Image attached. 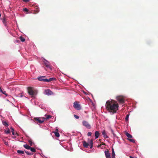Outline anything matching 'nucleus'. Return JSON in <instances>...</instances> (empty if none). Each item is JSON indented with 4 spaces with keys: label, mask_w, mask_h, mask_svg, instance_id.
Instances as JSON below:
<instances>
[{
    "label": "nucleus",
    "mask_w": 158,
    "mask_h": 158,
    "mask_svg": "<svg viewBox=\"0 0 158 158\" xmlns=\"http://www.w3.org/2000/svg\"><path fill=\"white\" fill-rule=\"evenodd\" d=\"M74 116L77 119H78L79 118V117L76 114H74Z\"/></svg>",
    "instance_id": "nucleus-30"
},
{
    "label": "nucleus",
    "mask_w": 158,
    "mask_h": 158,
    "mask_svg": "<svg viewBox=\"0 0 158 158\" xmlns=\"http://www.w3.org/2000/svg\"><path fill=\"white\" fill-rule=\"evenodd\" d=\"M30 150L33 152H36V150L35 148L32 147H30Z\"/></svg>",
    "instance_id": "nucleus-21"
},
{
    "label": "nucleus",
    "mask_w": 158,
    "mask_h": 158,
    "mask_svg": "<svg viewBox=\"0 0 158 158\" xmlns=\"http://www.w3.org/2000/svg\"><path fill=\"white\" fill-rule=\"evenodd\" d=\"M100 135V134L99 132L98 131H96L95 132V139H97L99 137V136Z\"/></svg>",
    "instance_id": "nucleus-14"
},
{
    "label": "nucleus",
    "mask_w": 158,
    "mask_h": 158,
    "mask_svg": "<svg viewBox=\"0 0 158 158\" xmlns=\"http://www.w3.org/2000/svg\"><path fill=\"white\" fill-rule=\"evenodd\" d=\"M106 108L110 113L113 114L116 113L118 109V105L117 102L114 100L110 99L107 101L106 104Z\"/></svg>",
    "instance_id": "nucleus-1"
},
{
    "label": "nucleus",
    "mask_w": 158,
    "mask_h": 158,
    "mask_svg": "<svg viewBox=\"0 0 158 158\" xmlns=\"http://www.w3.org/2000/svg\"><path fill=\"white\" fill-rule=\"evenodd\" d=\"M10 132V130H8V131H6V134H9V133Z\"/></svg>",
    "instance_id": "nucleus-35"
},
{
    "label": "nucleus",
    "mask_w": 158,
    "mask_h": 158,
    "mask_svg": "<svg viewBox=\"0 0 158 158\" xmlns=\"http://www.w3.org/2000/svg\"><path fill=\"white\" fill-rule=\"evenodd\" d=\"M58 130L56 129L55 130V131L54 132L55 133V135L56 137H59L60 136V134L58 132Z\"/></svg>",
    "instance_id": "nucleus-15"
},
{
    "label": "nucleus",
    "mask_w": 158,
    "mask_h": 158,
    "mask_svg": "<svg viewBox=\"0 0 158 158\" xmlns=\"http://www.w3.org/2000/svg\"><path fill=\"white\" fill-rule=\"evenodd\" d=\"M84 93L85 94H86V93H85V92H84Z\"/></svg>",
    "instance_id": "nucleus-42"
},
{
    "label": "nucleus",
    "mask_w": 158,
    "mask_h": 158,
    "mask_svg": "<svg viewBox=\"0 0 158 158\" xmlns=\"http://www.w3.org/2000/svg\"><path fill=\"white\" fill-rule=\"evenodd\" d=\"M23 95L22 94H20L19 96L21 98L23 97Z\"/></svg>",
    "instance_id": "nucleus-37"
},
{
    "label": "nucleus",
    "mask_w": 158,
    "mask_h": 158,
    "mask_svg": "<svg viewBox=\"0 0 158 158\" xmlns=\"http://www.w3.org/2000/svg\"><path fill=\"white\" fill-rule=\"evenodd\" d=\"M2 22L5 26H6L7 25V23L5 18H4L2 20Z\"/></svg>",
    "instance_id": "nucleus-19"
},
{
    "label": "nucleus",
    "mask_w": 158,
    "mask_h": 158,
    "mask_svg": "<svg viewBox=\"0 0 158 158\" xmlns=\"http://www.w3.org/2000/svg\"><path fill=\"white\" fill-rule=\"evenodd\" d=\"M23 147L26 149H30V147L27 144H25L23 145Z\"/></svg>",
    "instance_id": "nucleus-20"
},
{
    "label": "nucleus",
    "mask_w": 158,
    "mask_h": 158,
    "mask_svg": "<svg viewBox=\"0 0 158 158\" xmlns=\"http://www.w3.org/2000/svg\"><path fill=\"white\" fill-rule=\"evenodd\" d=\"M25 98H27L25 96H24Z\"/></svg>",
    "instance_id": "nucleus-45"
},
{
    "label": "nucleus",
    "mask_w": 158,
    "mask_h": 158,
    "mask_svg": "<svg viewBox=\"0 0 158 158\" xmlns=\"http://www.w3.org/2000/svg\"><path fill=\"white\" fill-rule=\"evenodd\" d=\"M83 146L84 147L86 148H87L88 146H90V148L91 149L93 147V139H88V142H86L85 141H84L83 143Z\"/></svg>",
    "instance_id": "nucleus-2"
},
{
    "label": "nucleus",
    "mask_w": 158,
    "mask_h": 158,
    "mask_svg": "<svg viewBox=\"0 0 158 158\" xmlns=\"http://www.w3.org/2000/svg\"><path fill=\"white\" fill-rule=\"evenodd\" d=\"M12 134L13 135H15V133L14 132V131H12Z\"/></svg>",
    "instance_id": "nucleus-38"
},
{
    "label": "nucleus",
    "mask_w": 158,
    "mask_h": 158,
    "mask_svg": "<svg viewBox=\"0 0 158 158\" xmlns=\"http://www.w3.org/2000/svg\"><path fill=\"white\" fill-rule=\"evenodd\" d=\"M12 138H15V137H12Z\"/></svg>",
    "instance_id": "nucleus-43"
},
{
    "label": "nucleus",
    "mask_w": 158,
    "mask_h": 158,
    "mask_svg": "<svg viewBox=\"0 0 158 158\" xmlns=\"http://www.w3.org/2000/svg\"><path fill=\"white\" fill-rule=\"evenodd\" d=\"M102 134L104 138L107 139L109 138L108 136L106 135V131L105 130H103L102 132Z\"/></svg>",
    "instance_id": "nucleus-12"
},
{
    "label": "nucleus",
    "mask_w": 158,
    "mask_h": 158,
    "mask_svg": "<svg viewBox=\"0 0 158 158\" xmlns=\"http://www.w3.org/2000/svg\"><path fill=\"white\" fill-rule=\"evenodd\" d=\"M4 144L6 145H8V143L6 141H4Z\"/></svg>",
    "instance_id": "nucleus-32"
},
{
    "label": "nucleus",
    "mask_w": 158,
    "mask_h": 158,
    "mask_svg": "<svg viewBox=\"0 0 158 158\" xmlns=\"http://www.w3.org/2000/svg\"><path fill=\"white\" fill-rule=\"evenodd\" d=\"M54 78H50L49 79H47V81H46V82H49V81H50L52 80H53V79Z\"/></svg>",
    "instance_id": "nucleus-26"
},
{
    "label": "nucleus",
    "mask_w": 158,
    "mask_h": 158,
    "mask_svg": "<svg viewBox=\"0 0 158 158\" xmlns=\"http://www.w3.org/2000/svg\"><path fill=\"white\" fill-rule=\"evenodd\" d=\"M1 16V14L0 13V17Z\"/></svg>",
    "instance_id": "nucleus-44"
},
{
    "label": "nucleus",
    "mask_w": 158,
    "mask_h": 158,
    "mask_svg": "<svg viewBox=\"0 0 158 158\" xmlns=\"http://www.w3.org/2000/svg\"><path fill=\"white\" fill-rule=\"evenodd\" d=\"M129 114H128L126 115V118H125L126 121H128V119H129Z\"/></svg>",
    "instance_id": "nucleus-27"
},
{
    "label": "nucleus",
    "mask_w": 158,
    "mask_h": 158,
    "mask_svg": "<svg viewBox=\"0 0 158 158\" xmlns=\"http://www.w3.org/2000/svg\"><path fill=\"white\" fill-rule=\"evenodd\" d=\"M10 129H11V131H14V128L12 127H10Z\"/></svg>",
    "instance_id": "nucleus-36"
},
{
    "label": "nucleus",
    "mask_w": 158,
    "mask_h": 158,
    "mask_svg": "<svg viewBox=\"0 0 158 158\" xmlns=\"http://www.w3.org/2000/svg\"><path fill=\"white\" fill-rule=\"evenodd\" d=\"M112 156H115V153L114 150V149L113 148H112Z\"/></svg>",
    "instance_id": "nucleus-22"
},
{
    "label": "nucleus",
    "mask_w": 158,
    "mask_h": 158,
    "mask_svg": "<svg viewBox=\"0 0 158 158\" xmlns=\"http://www.w3.org/2000/svg\"><path fill=\"white\" fill-rule=\"evenodd\" d=\"M104 152L106 158H111L110 155L108 151H105Z\"/></svg>",
    "instance_id": "nucleus-11"
},
{
    "label": "nucleus",
    "mask_w": 158,
    "mask_h": 158,
    "mask_svg": "<svg viewBox=\"0 0 158 158\" xmlns=\"http://www.w3.org/2000/svg\"><path fill=\"white\" fill-rule=\"evenodd\" d=\"M2 90L1 88L0 87V92H2Z\"/></svg>",
    "instance_id": "nucleus-39"
},
{
    "label": "nucleus",
    "mask_w": 158,
    "mask_h": 158,
    "mask_svg": "<svg viewBox=\"0 0 158 158\" xmlns=\"http://www.w3.org/2000/svg\"><path fill=\"white\" fill-rule=\"evenodd\" d=\"M73 106L75 109L78 110H79L81 109L80 105L76 102H74Z\"/></svg>",
    "instance_id": "nucleus-7"
},
{
    "label": "nucleus",
    "mask_w": 158,
    "mask_h": 158,
    "mask_svg": "<svg viewBox=\"0 0 158 158\" xmlns=\"http://www.w3.org/2000/svg\"><path fill=\"white\" fill-rule=\"evenodd\" d=\"M27 89L29 95H35V90H34L33 88L31 87H28Z\"/></svg>",
    "instance_id": "nucleus-4"
},
{
    "label": "nucleus",
    "mask_w": 158,
    "mask_h": 158,
    "mask_svg": "<svg viewBox=\"0 0 158 158\" xmlns=\"http://www.w3.org/2000/svg\"><path fill=\"white\" fill-rule=\"evenodd\" d=\"M16 42H18V40H16Z\"/></svg>",
    "instance_id": "nucleus-46"
},
{
    "label": "nucleus",
    "mask_w": 158,
    "mask_h": 158,
    "mask_svg": "<svg viewBox=\"0 0 158 158\" xmlns=\"http://www.w3.org/2000/svg\"><path fill=\"white\" fill-rule=\"evenodd\" d=\"M20 40L22 42H24L25 41V39L21 37H20Z\"/></svg>",
    "instance_id": "nucleus-28"
},
{
    "label": "nucleus",
    "mask_w": 158,
    "mask_h": 158,
    "mask_svg": "<svg viewBox=\"0 0 158 158\" xmlns=\"http://www.w3.org/2000/svg\"><path fill=\"white\" fill-rule=\"evenodd\" d=\"M23 10L24 11H27L28 10L27 8H24Z\"/></svg>",
    "instance_id": "nucleus-34"
},
{
    "label": "nucleus",
    "mask_w": 158,
    "mask_h": 158,
    "mask_svg": "<svg viewBox=\"0 0 158 158\" xmlns=\"http://www.w3.org/2000/svg\"><path fill=\"white\" fill-rule=\"evenodd\" d=\"M44 61H43V62L46 67L47 68H49L51 69V66L49 62L44 58Z\"/></svg>",
    "instance_id": "nucleus-8"
},
{
    "label": "nucleus",
    "mask_w": 158,
    "mask_h": 158,
    "mask_svg": "<svg viewBox=\"0 0 158 158\" xmlns=\"http://www.w3.org/2000/svg\"><path fill=\"white\" fill-rule=\"evenodd\" d=\"M112 158H115V156H112Z\"/></svg>",
    "instance_id": "nucleus-40"
},
{
    "label": "nucleus",
    "mask_w": 158,
    "mask_h": 158,
    "mask_svg": "<svg viewBox=\"0 0 158 158\" xmlns=\"http://www.w3.org/2000/svg\"><path fill=\"white\" fill-rule=\"evenodd\" d=\"M45 76H40L37 77V79L40 81L46 82L47 81V79H45Z\"/></svg>",
    "instance_id": "nucleus-9"
},
{
    "label": "nucleus",
    "mask_w": 158,
    "mask_h": 158,
    "mask_svg": "<svg viewBox=\"0 0 158 158\" xmlns=\"http://www.w3.org/2000/svg\"><path fill=\"white\" fill-rule=\"evenodd\" d=\"M45 94L47 95H51L53 94V92L49 89H47L45 90L44 92Z\"/></svg>",
    "instance_id": "nucleus-10"
},
{
    "label": "nucleus",
    "mask_w": 158,
    "mask_h": 158,
    "mask_svg": "<svg viewBox=\"0 0 158 158\" xmlns=\"http://www.w3.org/2000/svg\"><path fill=\"white\" fill-rule=\"evenodd\" d=\"M34 119L36 120V121H38V122L40 123H43L44 121V120H40L39 118H34Z\"/></svg>",
    "instance_id": "nucleus-13"
},
{
    "label": "nucleus",
    "mask_w": 158,
    "mask_h": 158,
    "mask_svg": "<svg viewBox=\"0 0 158 158\" xmlns=\"http://www.w3.org/2000/svg\"><path fill=\"white\" fill-rule=\"evenodd\" d=\"M116 99L120 104H123L124 103V99L123 97L122 96L120 95L117 96Z\"/></svg>",
    "instance_id": "nucleus-3"
},
{
    "label": "nucleus",
    "mask_w": 158,
    "mask_h": 158,
    "mask_svg": "<svg viewBox=\"0 0 158 158\" xmlns=\"http://www.w3.org/2000/svg\"><path fill=\"white\" fill-rule=\"evenodd\" d=\"M25 152L28 155H31L33 154V153H31L30 152L27 151H25Z\"/></svg>",
    "instance_id": "nucleus-25"
},
{
    "label": "nucleus",
    "mask_w": 158,
    "mask_h": 158,
    "mask_svg": "<svg viewBox=\"0 0 158 158\" xmlns=\"http://www.w3.org/2000/svg\"><path fill=\"white\" fill-rule=\"evenodd\" d=\"M130 157L131 158H134V157L131 156H130Z\"/></svg>",
    "instance_id": "nucleus-41"
},
{
    "label": "nucleus",
    "mask_w": 158,
    "mask_h": 158,
    "mask_svg": "<svg viewBox=\"0 0 158 158\" xmlns=\"http://www.w3.org/2000/svg\"><path fill=\"white\" fill-rule=\"evenodd\" d=\"M2 123L3 125H4V126H5L6 127H7L8 126V123L6 121H2Z\"/></svg>",
    "instance_id": "nucleus-16"
},
{
    "label": "nucleus",
    "mask_w": 158,
    "mask_h": 158,
    "mask_svg": "<svg viewBox=\"0 0 158 158\" xmlns=\"http://www.w3.org/2000/svg\"><path fill=\"white\" fill-rule=\"evenodd\" d=\"M39 8L38 6H35V9L34 10L37 12H38L39 11Z\"/></svg>",
    "instance_id": "nucleus-18"
},
{
    "label": "nucleus",
    "mask_w": 158,
    "mask_h": 158,
    "mask_svg": "<svg viewBox=\"0 0 158 158\" xmlns=\"http://www.w3.org/2000/svg\"><path fill=\"white\" fill-rule=\"evenodd\" d=\"M23 1L25 2H27L30 1V0H23Z\"/></svg>",
    "instance_id": "nucleus-33"
},
{
    "label": "nucleus",
    "mask_w": 158,
    "mask_h": 158,
    "mask_svg": "<svg viewBox=\"0 0 158 158\" xmlns=\"http://www.w3.org/2000/svg\"><path fill=\"white\" fill-rule=\"evenodd\" d=\"M82 125L88 129H90L91 128V126L89 123L87 121L83 120L82 122Z\"/></svg>",
    "instance_id": "nucleus-5"
},
{
    "label": "nucleus",
    "mask_w": 158,
    "mask_h": 158,
    "mask_svg": "<svg viewBox=\"0 0 158 158\" xmlns=\"http://www.w3.org/2000/svg\"><path fill=\"white\" fill-rule=\"evenodd\" d=\"M92 135V133L91 132H88L87 133V135L88 136H91Z\"/></svg>",
    "instance_id": "nucleus-31"
},
{
    "label": "nucleus",
    "mask_w": 158,
    "mask_h": 158,
    "mask_svg": "<svg viewBox=\"0 0 158 158\" xmlns=\"http://www.w3.org/2000/svg\"><path fill=\"white\" fill-rule=\"evenodd\" d=\"M45 116L46 117V119H48L50 118H51L52 117V116L50 115H45Z\"/></svg>",
    "instance_id": "nucleus-23"
},
{
    "label": "nucleus",
    "mask_w": 158,
    "mask_h": 158,
    "mask_svg": "<svg viewBox=\"0 0 158 158\" xmlns=\"http://www.w3.org/2000/svg\"><path fill=\"white\" fill-rule=\"evenodd\" d=\"M3 94H5L6 95V96H7L8 95L6 93V91H2V92H1Z\"/></svg>",
    "instance_id": "nucleus-29"
},
{
    "label": "nucleus",
    "mask_w": 158,
    "mask_h": 158,
    "mask_svg": "<svg viewBox=\"0 0 158 158\" xmlns=\"http://www.w3.org/2000/svg\"><path fill=\"white\" fill-rule=\"evenodd\" d=\"M17 152L19 154H24V152L23 151L18 150Z\"/></svg>",
    "instance_id": "nucleus-24"
},
{
    "label": "nucleus",
    "mask_w": 158,
    "mask_h": 158,
    "mask_svg": "<svg viewBox=\"0 0 158 158\" xmlns=\"http://www.w3.org/2000/svg\"><path fill=\"white\" fill-rule=\"evenodd\" d=\"M27 140L28 142L30 145V146H32V145L33 144V142L32 141V140H31V139H28Z\"/></svg>",
    "instance_id": "nucleus-17"
},
{
    "label": "nucleus",
    "mask_w": 158,
    "mask_h": 158,
    "mask_svg": "<svg viewBox=\"0 0 158 158\" xmlns=\"http://www.w3.org/2000/svg\"><path fill=\"white\" fill-rule=\"evenodd\" d=\"M126 135L128 138V140H129L130 142H132L133 143H134L135 142V141L134 139H130L131 138H132V136L131 135V134H130L127 132H126Z\"/></svg>",
    "instance_id": "nucleus-6"
}]
</instances>
